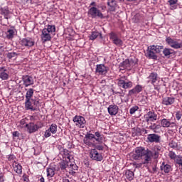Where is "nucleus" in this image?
Here are the masks:
<instances>
[{"label":"nucleus","instance_id":"obj_1","mask_svg":"<svg viewBox=\"0 0 182 182\" xmlns=\"http://www.w3.org/2000/svg\"><path fill=\"white\" fill-rule=\"evenodd\" d=\"M150 151V163H151V158L153 157L155 160L156 159H159V156H160V154L157 151H151L150 149H144V147H137L135 149V151L134 154H132V159L133 160L136 161H140L141 159H143V156L146 157V154H147V152Z\"/></svg>","mask_w":182,"mask_h":182},{"label":"nucleus","instance_id":"obj_2","mask_svg":"<svg viewBox=\"0 0 182 182\" xmlns=\"http://www.w3.org/2000/svg\"><path fill=\"white\" fill-rule=\"evenodd\" d=\"M161 49H163V46H150L148 47L145 55L149 59L157 60V55L156 54L160 53Z\"/></svg>","mask_w":182,"mask_h":182},{"label":"nucleus","instance_id":"obj_3","mask_svg":"<svg viewBox=\"0 0 182 182\" xmlns=\"http://www.w3.org/2000/svg\"><path fill=\"white\" fill-rule=\"evenodd\" d=\"M87 14L92 19H96L99 18L100 19H105V16L100 10H99L97 7H91L87 11Z\"/></svg>","mask_w":182,"mask_h":182},{"label":"nucleus","instance_id":"obj_4","mask_svg":"<svg viewBox=\"0 0 182 182\" xmlns=\"http://www.w3.org/2000/svg\"><path fill=\"white\" fill-rule=\"evenodd\" d=\"M25 108L26 110H32V112H35L39 109V101L36 100H26Z\"/></svg>","mask_w":182,"mask_h":182},{"label":"nucleus","instance_id":"obj_5","mask_svg":"<svg viewBox=\"0 0 182 182\" xmlns=\"http://www.w3.org/2000/svg\"><path fill=\"white\" fill-rule=\"evenodd\" d=\"M150 156H151V153L150 151H147L146 156H143L141 160H143L141 163L134 162L133 166L135 168H141L143 167V164H149L150 163Z\"/></svg>","mask_w":182,"mask_h":182},{"label":"nucleus","instance_id":"obj_6","mask_svg":"<svg viewBox=\"0 0 182 182\" xmlns=\"http://www.w3.org/2000/svg\"><path fill=\"white\" fill-rule=\"evenodd\" d=\"M109 39L112 41V43L115 45L116 46H118V48H120L123 46V41L120 38H119V36H117V34L114 32H111L109 34Z\"/></svg>","mask_w":182,"mask_h":182},{"label":"nucleus","instance_id":"obj_7","mask_svg":"<svg viewBox=\"0 0 182 182\" xmlns=\"http://www.w3.org/2000/svg\"><path fill=\"white\" fill-rule=\"evenodd\" d=\"M73 121L75 126L80 127V129H83L86 126V119H85V117L82 116L76 115L74 117Z\"/></svg>","mask_w":182,"mask_h":182},{"label":"nucleus","instance_id":"obj_8","mask_svg":"<svg viewBox=\"0 0 182 182\" xmlns=\"http://www.w3.org/2000/svg\"><path fill=\"white\" fill-rule=\"evenodd\" d=\"M160 124H161V127H164L165 129H168V128L174 129L176 126H177V124H176L175 122H171L170 121V119H166V118H164L160 120Z\"/></svg>","mask_w":182,"mask_h":182},{"label":"nucleus","instance_id":"obj_9","mask_svg":"<svg viewBox=\"0 0 182 182\" xmlns=\"http://www.w3.org/2000/svg\"><path fill=\"white\" fill-rule=\"evenodd\" d=\"M90 157L92 160L95 161H102L103 160V156L102 154L99 153L95 149H92L90 151Z\"/></svg>","mask_w":182,"mask_h":182},{"label":"nucleus","instance_id":"obj_10","mask_svg":"<svg viewBox=\"0 0 182 182\" xmlns=\"http://www.w3.org/2000/svg\"><path fill=\"white\" fill-rule=\"evenodd\" d=\"M20 44L25 48H32L35 46V41L32 38L27 37L21 40Z\"/></svg>","mask_w":182,"mask_h":182},{"label":"nucleus","instance_id":"obj_11","mask_svg":"<svg viewBox=\"0 0 182 182\" xmlns=\"http://www.w3.org/2000/svg\"><path fill=\"white\" fill-rule=\"evenodd\" d=\"M166 43L173 48V49H180L181 48V45L176 39H173L171 37H167L166 39Z\"/></svg>","mask_w":182,"mask_h":182},{"label":"nucleus","instance_id":"obj_12","mask_svg":"<svg viewBox=\"0 0 182 182\" xmlns=\"http://www.w3.org/2000/svg\"><path fill=\"white\" fill-rule=\"evenodd\" d=\"M146 123L149 122H156L157 120V114L154 111H149L146 114L144 115Z\"/></svg>","mask_w":182,"mask_h":182},{"label":"nucleus","instance_id":"obj_13","mask_svg":"<svg viewBox=\"0 0 182 182\" xmlns=\"http://www.w3.org/2000/svg\"><path fill=\"white\" fill-rule=\"evenodd\" d=\"M147 140L149 143H160L161 136L157 134H148Z\"/></svg>","mask_w":182,"mask_h":182},{"label":"nucleus","instance_id":"obj_14","mask_svg":"<svg viewBox=\"0 0 182 182\" xmlns=\"http://www.w3.org/2000/svg\"><path fill=\"white\" fill-rule=\"evenodd\" d=\"M109 70V68L104 64H97L96 65L95 72L99 75H106Z\"/></svg>","mask_w":182,"mask_h":182},{"label":"nucleus","instance_id":"obj_15","mask_svg":"<svg viewBox=\"0 0 182 182\" xmlns=\"http://www.w3.org/2000/svg\"><path fill=\"white\" fill-rule=\"evenodd\" d=\"M0 79L8 80L9 79V70L6 67H0Z\"/></svg>","mask_w":182,"mask_h":182},{"label":"nucleus","instance_id":"obj_16","mask_svg":"<svg viewBox=\"0 0 182 182\" xmlns=\"http://www.w3.org/2000/svg\"><path fill=\"white\" fill-rule=\"evenodd\" d=\"M50 33L48 32V30L46 28H43L42 30V33L41 36V41L45 43V42H48L52 39V37L50 36Z\"/></svg>","mask_w":182,"mask_h":182},{"label":"nucleus","instance_id":"obj_17","mask_svg":"<svg viewBox=\"0 0 182 182\" xmlns=\"http://www.w3.org/2000/svg\"><path fill=\"white\" fill-rule=\"evenodd\" d=\"M22 80L24 86L28 87L33 85V77L30 75H23Z\"/></svg>","mask_w":182,"mask_h":182},{"label":"nucleus","instance_id":"obj_18","mask_svg":"<svg viewBox=\"0 0 182 182\" xmlns=\"http://www.w3.org/2000/svg\"><path fill=\"white\" fill-rule=\"evenodd\" d=\"M107 110L110 116H116L119 113V107L116 105H111L108 107Z\"/></svg>","mask_w":182,"mask_h":182},{"label":"nucleus","instance_id":"obj_19","mask_svg":"<svg viewBox=\"0 0 182 182\" xmlns=\"http://www.w3.org/2000/svg\"><path fill=\"white\" fill-rule=\"evenodd\" d=\"M118 86H119V87H122V89H130V87H133V82L131 81L126 82L123 80H119L118 81Z\"/></svg>","mask_w":182,"mask_h":182},{"label":"nucleus","instance_id":"obj_20","mask_svg":"<svg viewBox=\"0 0 182 182\" xmlns=\"http://www.w3.org/2000/svg\"><path fill=\"white\" fill-rule=\"evenodd\" d=\"M26 127H27V130L28 133H35V132H38L39 127H38L37 124H35L33 122H30L26 125Z\"/></svg>","mask_w":182,"mask_h":182},{"label":"nucleus","instance_id":"obj_21","mask_svg":"<svg viewBox=\"0 0 182 182\" xmlns=\"http://www.w3.org/2000/svg\"><path fill=\"white\" fill-rule=\"evenodd\" d=\"M150 130H153L154 133H161V125L157 124L156 123H151V125L149 127Z\"/></svg>","mask_w":182,"mask_h":182},{"label":"nucleus","instance_id":"obj_22","mask_svg":"<svg viewBox=\"0 0 182 182\" xmlns=\"http://www.w3.org/2000/svg\"><path fill=\"white\" fill-rule=\"evenodd\" d=\"M13 168L14 171L17 173V174H22V166L16 161H14Z\"/></svg>","mask_w":182,"mask_h":182},{"label":"nucleus","instance_id":"obj_23","mask_svg":"<svg viewBox=\"0 0 182 182\" xmlns=\"http://www.w3.org/2000/svg\"><path fill=\"white\" fill-rule=\"evenodd\" d=\"M97 38H100V39H103L102 33H99L98 31H92L90 36V41H95V39H97Z\"/></svg>","mask_w":182,"mask_h":182},{"label":"nucleus","instance_id":"obj_24","mask_svg":"<svg viewBox=\"0 0 182 182\" xmlns=\"http://www.w3.org/2000/svg\"><path fill=\"white\" fill-rule=\"evenodd\" d=\"M161 170L164 171V173H168L171 170V166L166 164L165 162H163L161 165Z\"/></svg>","mask_w":182,"mask_h":182},{"label":"nucleus","instance_id":"obj_25","mask_svg":"<svg viewBox=\"0 0 182 182\" xmlns=\"http://www.w3.org/2000/svg\"><path fill=\"white\" fill-rule=\"evenodd\" d=\"M119 66L120 68H122V69H127L128 70H130V69H132V66L130 65V62L129 61V59H126L124 61L121 63Z\"/></svg>","mask_w":182,"mask_h":182},{"label":"nucleus","instance_id":"obj_26","mask_svg":"<svg viewBox=\"0 0 182 182\" xmlns=\"http://www.w3.org/2000/svg\"><path fill=\"white\" fill-rule=\"evenodd\" d=\"M107 5L109 7V11L110 12H114L116 11V1L115 0H108Z\"/></svg>","mask_w":182,"mask_h":182},{"label":"nucleus","instance_id":"obj_27","mask_svg":"<svg viewBox=\"0 0 182 182\" xmlns=\"http://www.w3.org/2000/svg\"><path fill=\"white\" fill-rule=\"evenodd\" d=\"M162 103H163V105H165V106H168L170 105H173V103H174V98L173 97H165L163 99Z\"/></svg>","mask_w":182,"mask_h":182},{"label":"nucleus","instance_id":"obj_28","mask_svg":"<svg viewBox=\"0 0 182 182\" xmlns=\"http://www.w3.org/2000/svg\"><path fill=\"white\" fill-rule=\"evenodd\" d=\"M6 39L12 41V39H14V36H15V31H14V29H9L6 33Z\"/></svg>","mask_w":182,"mask_h":182},{"label":"nucleus","instance_id":"obj_29","mask_svg":"<svg viewBox=\"0 0 182 182\" xmlns=\"http://www.w3.org/2000/svg\"><path fill=\"white\" fill-rule=\"evenodd\" d=\"M157 73H151L148 78L149 79V82H151L152 85H154L155 82H157Z\"/></svg>","mask_w":182,"mask_h":182},{"label":"nucleus","instance_id":"obj_30","mask_svg":"<svg viewBox=\"0 0 182 182\" xmlns=\"http://www.w3.org/2000/svg\"><path fill=\"white\" fill-rule=\"evenodd\" d=\"M125 177L129 181H132L134 177V173L130 170H127L125 171Z\"/></svg>","mask_w":182,"mask_h":182},{"label":"nucleus","instance_id":"obj_31","mask_svg":"<svg viewBox=\"0 0 182 182\" xmlns=\"http://www.w3.org/2000/svg\"><path fill=\"white\" fill-rule=\"evenodd\" d=\"M163 53L166 58L170 56L171 55H174V50L171 48H164L163 50Z\"/></svg>","mask_w":182,"mask_h":182},{"label":"nucleus","instance_id":"obj_32","mask_svg":"<svg viewBox=\"0 0 182 182\" xmlns=\"http://www.w3.org/2000/svg\"><path fill=\"white\" fill-rule=\"evenodd\" d=\"M168 146L171 147V149H173V150H178V144L174 140H171Z\"/></svg>","mask_w":182,"mask_h":182},{"label":"nucleus","instance_id":"obj_33","mask_svg":"<svg viewBox=\"0 0 182 182\" xmlns=\"http://www.w3.org/2000/svg\"><path fill=\"white\" fill-rule=\"evenodd\" d=\"M48 130L52 133V134H56V132H58V125H56V124H52Z\"/></svg>","mask_w":182,"mask_h":182},{"label":"nucleus","instance_id":"obj_34","mask_svg":"<svg viewBox=\"0 0 182 182\" xmlns=\"http://www.w3.org/2000/svg\"><path fill=\"white\" fill-rule=\"evenodd\" d=\"M68 167H69V162H68L66 161H63L60 162V168L61 170H66V168H68Z\"/></svg>","mask_w":182,"mask_h":182},{"label":"nucleus","instance_id":"obj_35","mask_svg":"<svg viewBox=\"0 0 182 182\" xmlns=\"http://www.w3.org/2000/svg\"><path fill=\"white\" fill-rule=\"evenodd\" d=\"M55 176V168H47V176L48 177H53Z\"/></svg>","mask_w":182,"mask_h":182},{"label":"nucleus","instance_id":"obj_36","mask_svg":"<svg viewBox=\"0 0 182 182\" xmlns=\"http://www.w3.org/2000/svg\"><path fill=\"white\" fill-rule=\"evenodd\" d=\"M46 31L47 32H48V33H53V32H55L56 27H55V26L48 25L46 28Z\"/></svg>","mask_w":182,"mask_h":182},{"label":"nucleus","instance_id":"obj_37","mask_svg":"<svg viewBox=\"0 0 182 182\" xmlns=\"http://www.w3.org/2000/svg\"><path fill=\"white\" fill-rule=\"evenodd\" d=\"M143 90V86L137 85L134 88L129 90V92H141Z\"/></svg>","mask_w":182,"mask_h":182},{"label":"nucleus","instance_id":"obj_38","mask_svg":"<svg viewBox=\"0 0 182 182\" xmlns=\"http://www.w3.org/2000/svg\"><path fill=\"white\" fill-rule=\"evenodd\" d=\"M129 65H131V68H133V66H135L137 64V58H130L129 59Z\"/></svg>","mask_w":182,"mask_h":182},{"label":"nucleus","instance_id":"obj_39","mask_svg":"<svg viewBox=\"0 0 182 182\" xmlns=\"http://www.w3.org/2000/svg\"><path fill=\"white\" fill-rule=\"evenodd\" d=\"M177 155H176V153L173 151H170L168 153V157L171 159V160H175V159L177 158Z\"/></svg>","mask_w":182,"mask_h":182},{"label":"nucleus","instance_id":"obj_40","mask_svg":"<svg viewBox=\"0 0 182 182\" xmlns=\"http://www.w3.org/2000/svg\"><path fill=\"white\" fill-rule=\"evenodd\" d=\"M32 96H33V92H27L26 95V100H32Z\"/></svg>","mask_w":182,"mask_h":182},{"label":"nucleus","instance_id":"obj_41","mask_svg":"<svg viewBox=\"0 0 182 182\" xmlns=\"http://www.w3.org/2000/svg\"><path fill=\"white\" fill-rule=\"evenodd\" d=\"M137 110H139V107L137 106H134L132 107L130 110H129V113L130 114H134V113H136V112H137Z\"/></svg>","mask_w":182,"mask_h":182},{"label":"nucleus","instance_id":"obj_42","mask_svg":"<svg viewBox=\"0 0 182 182\" xmlns=\"http://www.w3.org/2000/svg\"><path fill=\"white\" fill-rule=\"evenodd\" d=\"M176 164H178L179 166H182V157L181 156H176L175 159Z\"/></svg>","mask_w":182,"mask_h":182},{"label":"nucleus","instance_id":"obj_43","mask_svg":"<svg viewBox=\"0 0 182 182\" xmlns=\"http://www.w3.org/2000/svg\"><path fill=\"white\" fill-rule=\"evenodd\" d=\"M152 151H161V146L160 145H155L152 149Z\"/></svg>","mask_w":182,"mask_h":182},{"label":"nucleus","instance_id":"obj_44","mask_svg":"<svg viewBox=\"0 0 182 182\" xmlns=\"http://www.w3.org/2000/svg\"><path fill=\"white\" fill-rule=\"evenodd\" d=\"M65 154H66L65 158L68 159L70 161L73 159V156L69 154V151H65Z\"/></svg>","mask_w":182,"mask_h":182},{"label":"nucleus","instance_id":"obj_45","mask_svg":"<svg viewBox=\"0 0 182 182\" xmlns=\"http://www.w3.org/2000/svg\"><path fill=\"white\" fill-rule=\"evenodd\" d=\"M16 53H15V52H12V53H9L8 54H7V58H9V59H12V58H15V56H16Z\"/></svg>","mask_w":182,"mask_h":182},{"label":"nucleus","instance_id":"obj_46","mask_svg":"<svg viewBox=\"0 0 182 182\" xmlns=\"http://www.w3.org/2000/svg\"><path fill=\"white\" fill-rule=\"evenodd\" d=\"M85 138L88 139L89 140H92V139H95V134H87L85 135Z\"/></svg>","mask_w":182,"mask_h":182},{"label":"nucleus","instance_id":"obj_47","mask_svg":"<svg viewBox=\"0 0 182 182\" xmlns=\"http://www.w3.org/2000/svg\"><path fill=\"white\" fill-rule=\"evenodd\" d=\"M95 135V140H96V141H100V136H101L100 132H96Z\"/></svg>","mask_w":182,"mask_h":182},{"label":"nucleus","instance_id":"obj_48","mask_svg":"<svg viewBox=\"0 0 182 182\" xmlns=\"http://www.w3.org/2000/svg\"><path fill=\"white\" fill-rule=\"evenodd\" d=\"M50 136H51V134H50V130H49V129H47V130L45 132V133H44V137L48 138V137H50Z\"/></svg>","mask_w":182,"mask_h":182},{"label":"nucleus","instance_id":"obj_49","mask_svg":"<svg viewBox=\"0 0 182 182\" xmlns=\"http://www.w3.org/2000/svg\"><path fill=\"white\" fill-rule=\"evenodd\" d=\"M168 2L169 5H176V4L178 2V0H168Z\"/></svg>","mask_w":182,"mask_h":182},{"label":"nucleus","instance_id":"obj_50","mask_svg":"<svg viewBox=\"0 0 182 182\" xmlns=\"http://www.w3.org/2000/svg\"><path fill=\"white\" fill-rule=\"evenodd\" d=\"M181 116H182L181 112H176V117L177 120H180V119H181Z\"/></svg>","mask_w":182,"mask_h":182},{"label":"nucleus","instance_id":"obj_51","mask_svg":"<svg viewBox=\"0 0 182 182\" xmlns=\"http://www.w3.org/2000/svg\"><path fill=\"white\" fill-rule=\"evenodd\" d=\"M170 9H171V11H173V9H177V5L176 4L170 5Z\"/></svg>","mask_w":182,"mask_h":182},{"label":"nucleus","instance_id":"obj_52","mask_svg":"<svg viewBox=\"0 0 182 182\" xmlns=\"http://www.w3.org/2000/svg\"><path fill=\"white\" fill-rule=\"evenodd\" d=\"M70 167H72L73 170H77V167L75 164H70Z\"/></svg>","mask_w":182,"mask_h":182},{"label":"nucleus","instance_id":"obj_53","mask_svg":"<svg viewBox=\"0 0 182 182\" xmlns=\"http://www.w3.org/2000/svg\"><path fill=\"white\" fill-rule=\"evenodd\" d=\"M24 4H32V0H22Z\"/></svg>","mask_w":182,"mask_h":182},{"label":"nucleus","instance_id":"obj_54","mask_svg":"<svg viewBox=\"0 0 182 182\" xmlns=\"http://www.w3.org/2000/svg\"><path fill=\"white\" fill-rule=\"evenodd\" d=\"M154 87H155V90H161V87L160 86V85H155L154 84Z\"/></svg>","mask_w":182,"mask_h":182},{"label":"nucleus","instance_id":"obj_55","mask_svg":"<svg viewBox=\"0 0 182 182\" xmlns=\"http://www.w3.org/2000/svg\"><path fill=\"white\" fill-rule=\"evenodd\" d=\"M96 6H97V4H96V2H95V1L91 2L90 4V6H92L95 8H96Z\"/></svg>","mask_w":182,"mask_h":182},{"label":"nucleus","instance_id":"obj_56","mask_svg":"<svg viewBox=\"0 0 182 182\" xmlns=\"http://www.w3.org/2000/svg\"><path fill=\"white\" fill-rule=\"evenodd\" d=\"M4 181V173H0V182Z\"/></svg>","mask_w":182,"mask_h":182},{"label":"nucleus","instance_id":"obj_57","mask_svg":"<svg viewBox=\"0 0 182 182\" xmlns=\"http://www.w3.org/2000/svg\"><path fill=\"white\" fill-rule=\"evenodd\" d=\"M2 53H4V48L2 46H0V56H1Z\"/></svg>","mask_w":182,"mask_h":182},{"label":"nucleus","instance_id":"obj_58","mask_svg":"<svg viewBox=\"0 0 182 182\" xmlns=\"http://www.w3.org/2000/svg\"><path fill=\"white\" fill-rule=\"evenodd\" d=\"M13 136L14 137H18V132H13Z\"/></svg>","mask_w":182,"mask_h":182},{"label":"nucleus","instance_id":"obj_59","mask_svg":"<svg viewBox=\"0 0 182 182\" xmlns=\"http://www.w3.org/2000/svg\"><path fill=\"white\" fill-rule=\"evenodd\" d=\"M29 118H30V120H31V122L35 121V117L34 116H30Z\"/></svg>","mask_w":182,"mask_h":182},{"label":"nucleus","instance_id":"obj_60","mask_svg":"<svg viewBox=\"0 0 182 182\" xmlns=\"http://www.w3.org/2000/svg\"><path fill=\"white\" fill-rule=\"evenodd\" d=\"M97 150H103V146H97Z\"/></svg>","mask_w":182,"mask_h":182},{"label":"nucleus","instance_id":"obj_61","mask_svg":"<svg viewBox=\"0 0 182 182\" xmlns=\"http://www.w3.org/2000/svg\"><path fill=\"white\" fill-rule=\"evenodd\" d=\"M14 155H11L9 156V160H14Z\"/></svg>","mask_w":182,"mask_h":182},{"label":"nucleus","instance_id":"obj_62","mask_svg":"<svg viewBox=\"0 0 182 182\" xmlns=\"http://www.w3.org/2000/svg\"><path fill=\"white\" fill-rule=\"evenodd\" d=\"M40 182H45V178L43 177H41L40 178Z\"/></svg>","mask_w":182,"mask_h":182},{"label":"nucleus","instance_id":"obj_63","mask_svg":"<svg viewBox=\"0 0 182 182\" xmlns=\"http://www.w3.org/2000/svg\"><path fill=\"white\" fill-rule=\"evenodd\" d=\"M84 143H85V144H89V141H87V140H84Z\"/></svg>","mask_w":182,"mask_h":182},{"label":"nucleus","instance_id":"obj_64","mask_svg":"<svg viewBox=\"0 0 182 182\" xmlns=\"http://www.w3.org/2000/svg\"><path fill=\"white\" fill-rule=\"evenodd\" d=\"M102 83H106V80H102Z\"/></svg>","mask_w":182,"mask_h":182}]
</instances>
